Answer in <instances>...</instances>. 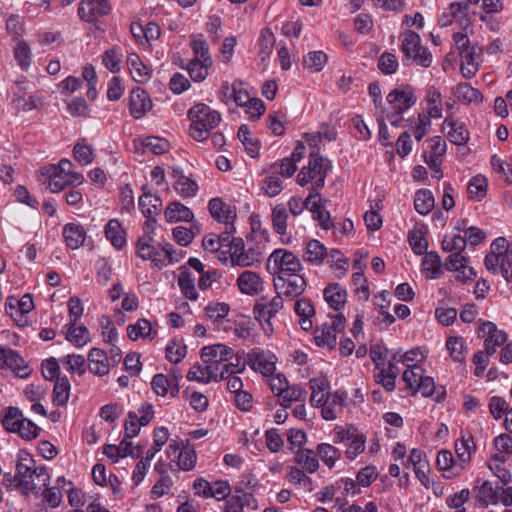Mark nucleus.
<instances>
[{
	"label": "nucleus",
	"mask_w": 512,
	"mask_h": 512,
	"mask_svg": "<svg viewBox=\"0 0 512 512\" xmlns=\"http://www.w3.org/2000/svg\"><path fill=\"white\" fill-rule=\"evenodd\" d=\"M16 472L20 480V489L24 494L38 493L50 482L46 467H37L35 460L26 451L17 455Z\"/></svg>",
	"instance_id": "obj_1"
},
{
	"label": "nucleus",
	"mask_w": 512,
	"mask_h": 512,
	"mask_svg": "<svg viewBox=\"0 0 512 512\" xmlns=\"http://www.w3.org/2000/svg\"><path fill=\"white\" fill-rule=\"evenodd\" d=\"M187 116L191 121L190 135L198 141L208 139L210 132L216 128L222 118L218 111L213 110L204 103H198L188 110Z\"/></svg>",
	"instance_id": "obj_2"
},
{
	"label": "nucleus",
	"mask_w": 512,
	"mask_h": 512,
	"mask_svg": "<svg viewBox=\"0 0 512 512\" xmlns=\"http://www.w3.org/2000/svg\"><path fill=\"white\" fill-rule=\"evenodd\" d=\"M400 50L403 54V64L414 62L417 65L428 68L431 66L433 56L428 48L422 46L421 38L418 33L412 30H406L400 36Z\"/></svg>",
	"instance_id": "obj_3"
},
{
	"label": "nucleus",
	"mask_w": 512,
	"mask_h": 512,
	"mask_svg": "<svg viewBox=\"0 0 512 512\" xmlns=\"http://www.w3.org/2000/svg\"><path fill=\"white\" fill-rule=\"evenodd\" d=\"M330 168L329 160L317 153H310L308 165L302 167L297 175V183L300 186L311 184V190L318 191L324 187Z\"/></svg>",
	"instance_id": "obj_4"
},
{
	"label": "nucleus",
	"mask_w": 512,
	"mask_h": 512,
	"mask_svg": "<svg viewBox=\"0 0 512 512\" xmlns=\"http://www.w3.org/2000/svg\"><path fill=\"white\" fill-rule=\"evenodd\" d=\"M137 255L143 260H151L158 268L167 266L168 264L178 261L173 257V245L166 243L164 246L154 245L151 237H141L136 244Z\"/></svg>",
	"instance_id": "obj_5"
},
{
	"label": "nucleus",
	"mask_w": 512,
	"mask_h": 512,
	"mask_svg": "<svg viewBox=\"0 0 512 512\" xmlns=\"http://www.w3.org/2000/svg\"><path fill=\"white\" fill-rule=\"evenodd\" d=\"M302 269L298 257L285 249L274 250L267 261V270L276 277L299 274Z\"/></svg>",
	"instance_id": "obj_6"
},
{
	"label": "nucleus",
	"mask_w": 512,
	"mask_h": 512,
	"mask_svg": "<svg viewBox=\"0 0 512 512\" xmlns=\"http://www.w3.org/2000/svg\"><path fill=\"white\" fill-rule=\"evenodd\" d=\"M284 307L283 299L280 293L274 297L268 296L259 297L253 307V314L255 319L263 326L265 331L272 332L273 327L271 319Z\"/></svg>",
	"instance_id": "obj_7"
},
{
	"label": "nucleus",
	"mask_w": 512,
	"mask_h": 512,
	"mask_svg": "<svg viewBox=\"0 0 512 512\" xmlns=\"http://www.w3.org/2000/svg\"><path fill=\"white\" fill-rule=\"evenodd\" d=\"M73 164L68 159H62L57 167L52 168L49 177V188L51 192L57 193L69 185L81 184L83 175L72 171Z\"/></svg>",
	"instance_id": "obj_8"
},
{
	"label": "nucleus",
	"mask_w": 512,
	"mask_h": 512,
	"mask_svg": "<svg viewBox=\"0 0 512 512\" xmlns=\"http://www.w3.org/2000/svg\"><path fill=\"white\" fill-rule=\"evenodd\" d=\"M307 283L305 278L300 274H292L287 276H278L274 278V287L280 296L289 299L300 296L306 289Z\"/></svg>",
	"instance_id": "obj_9"
},
{
	"label": "nucleus",
	"mask_w": 512,
	"mask_h": 512,
	"mask_svg": "<svg viewBox=\"0 0 512 512\" xmlns=\"http://www.w3.org/2000/svg\"><path fill=\"white\" fill-rule=\"evenodd\" d=\"M386 99L397 115H401L416 103L414 91L408 85L395 88L387 95Z\"/></svg>",
	"instance_id": "obj_10"
},
{
	"label": "nucleus",
	"mask_w": 512,
	"mask_h": 512,
	"mask_svg": "<svg viewBox=\"0 0 512 512\" xmlns=\"http://www.w3.org/2000/svg\"><path fill=\"white\" fill-rule=\"evenodd\" d=\"M208 209L211 216L219 223H224L227 227L233 229L237 218L235 206L225 203L221 198L215 197L209 201Z\"/></svg>",
	"instance_id": "obj_11"
},
{
	"label": "nucleus",
	"mask_w": 512,
	"mask_h": 512,
	"mask_svg": "<svg viewBox=\"0 0 512 512\" xmlns=\"http://www.w3.org/2000/svg\"><path fill=\"white\" fill-rule=\"evenodd\" d=\"M453 22H458L461 26H467L470 23L467 2H451L439 19L441 26H449Z\"/></svg>",
	"instance_id": "obj_12"
},
{
	"label": "nucleus",
	"mask_w": 512,
	"mask_h": 512,
	"mask_svg": "<svg viewBox=\"0 0 512 512\" xmlns=\"http://www.w3.org/2000/svg\"><path fill=\"white\" fill-rule=\"evenodd\" d=\"M108 0H82L79 4V17L87 22H92L98 17L105 16L110 12Z\"/></svg>",
	"instance_id": "obj_13"
},
{
	"label": "nucleus",
	"mask_w": 512,
	"mask_h": 512,
	"mask_svg": "<svg viewBox=\"0 0 512 512\" xmlns=\"http://www.w3.org/2000/svg\"><path fill=\"white\" fill-rule=\"evenodd\" d=\"M1 367L14 371L19 377H27L30 374L29 366L25 364L23 358L11 348L0 346Z\"/></svg>",
	"instance_id": "obj_14"
},
{
	"label": "nucleus",
	"mask_w": 512,
	"mask_h": 512,
	"mask_svg": "<svg viewBox=\"0 0 512 512\" xmlns=\"http://www.w3.org/2000/svg\"><path fill=\"white\" fill-rule=\"evenodd\" d=\"M233 356L234 352L232 348L224 344L206 346L201 350L202 361L218 367L219 364L232 360Z\"/></svg>",
	"instance_id": "obj_15"
},
{
	"label": "nucleus",
	"mask_w": 512,
	"mask_h": 512,
	"mask_svg": "<svg viewBox=\"0 0 512 512\" xmlns=\"http://www.w3.org/2000/svg\"><path fill=\"white\" fill-rule=\"evenodd\" d=\"M152 389L158 396L175 398L179 394V377L156 374L151 382Z\"/></svg>",
	"instance_id": "obj_16"
},
{
	"label": "nucleus",
	"mask_w": 512,
	"mask_h": 512,
	"mask_svg": "<svg viewBox=\"0 0 512 512\" xmlns=\"http://www.w3.org/2000/svg\"><path fill=\"white\" fill-rule=\"evenodd\" d=\"M341 441L346 442L347 450L345 452L348 459H354L365 449V437L356 428L350 427L347 431L338 433Z\"/></svg>",
	"instance_id": "obj_17"
},
{
	"label": "nucleus",
	"mask_w": 512,
	"mask_h": 512,
	"mask_svg": "<svg viewBox=\"0 0 512 512\" xmlns=\"http://www.w3.org/2000/svg\"><path fill=\"white\" fill-rule=\"evenodd\" d=\"M152 108L148 94L141 88L133 89L130 94L129 112L135 119L142 118Z\"/></svg>",
	"instance_id": "obj_18"
},
{
	"label": "nucleus",
	"mask_w": 512,
	"mask_h": 512,
	"mask_svg": "<svg viewBox=\"0 0 512 512\" xmlns=\"http://www.w3.org/2000/svg\"><path fill=\"white\" fill-rule=\"evenodd\" d=\"M237 286L243 294L256 296L263 290V281L256 272L246 270L238 276Z\"/></svg>",
	"instance_id": "obj_19"
},
{
	"label": "nucleus",
	"mask_w": 512,
	"mask_h": 512,
	"mask_svg": "<svg viewBox=\"0 0 512 512\" xmlns=\"http://www.w3.org/2000/svg\"><path fill=\"white\" fill-rule=\"evenodd\" d=\"M442 129L446 133L447 138L455 145H464L469 140V132L464 124L452 117L445 118Z\"/></svg>",
	"instance_id": "obj_20"
},
{
	"label": "nucleus",
	"mask_w": 512,
	"mask_h": 512,
	"mask_svg": "<svg viewBox=\"0 0 512 512\" xmlns=\"http://www.w3.org/2000/svg\"><path fill=\"white\" fill-rule=\"evenodd\" d=\"M172 177L175 180L173 187L181 197L189 198L196 195L198 191V184L196 181L185 176L178 168H173Z\"/></svg>",
	"instance_id": "obj_21"
},
{
	"label": "nucleus",
	"mask_w": 512,
	"mask_h": 512,
	"mask_svg": "<svg viewBox=\"0 0 512 512\" xmlns=\"http://www.w3.org/2000/svg\"><path fill=\"white\" fill-rule=\"evenodd\" d=\"M63 237L69 248L78 249L85 242L86 230L79 223H67L63 227Z\"/></svg>",
	"instance_id": "obj_22"
},
{
	"label": "nucleus",
	"mask_w": 512,
	"mask_h": 512,
	"mask_svg": "<svg viewBox=\"0 0 512 512\" xmlns=\"http://www.w3.org/2000/svg\"><path fill=\"white\" fill-rule=\"evenodd\" d=\"M309 385L312 390L310 403L316 407L324 405L329 400L328 380L324 377L312 378L309 381Z\"/></svg>",
	"instance_id": "obj_23"
},
{
	"label": "nucleus",
	"mask_w": 512,
	"mask_h": 512,
	"mask_svg": "<svg viewBox=\"0 0 512 512\" xmlns=\"http://www.w3.org/2000/svg\"><path fill=\"white\" fill-rule=\"evenodd\" d=\"M295 313L299 316V325L305 331L313 327L312 317L315 315V308L310 299L301 298L295 302Z\"/></svg>",
	"instance_id": "obj_24"
},
{
	"label": "nucleus",
	"mask_w": 512,
	"mask_h": 512,
	"mask_svg": "<svg viewBox=\"0 0 512 512\" xmlns=\"http://www.w3.org/2000/svg\"><path fill=\"white\" fill-rule=\"evenodd\" d=\"M453 94L459 101L467 105L480 104L483 100L482 93L466 82L457 84L453 88Z\"/></svg>",
	"instance_id": "obj_25"
},
{
	"label": "nucleus",
	"mask_w": 512,
	"mask_h": 512,
	"mask_svg": "<svg viewBox=\"0 0 512 512\" xmlns=\"http://www.w3.org/2000/svg\"><path fill=\"white\" fill-rule=\"evenodd\" d=\"M251 368L260 372L263 376H272L276 370L275 362L269 359L263 352L253 351L249 354Z\"/></svg>",
	"instance_id": "obj_26"
},
{
	"label": "nucleus",
	"mask_w": 512,
	"mask_h": 512,
	"mask_svg": "<svg viewBox=\"0 0 512 512\" xmlns=\"http://www.w3.org/2000/svg\"><path fill=\"white\" fill-rule=\"evenodd\" d=\"M323 294L329 306L336 311L340 310L347 300L346 290L338 283L329 284Z\"/></svg>",
	"instance_id": "obj_27"
},
{
	"label": "nucleus",
	"mask_w": 512,
	"mask_h": 512,
	"mask_svg": "<svg viewBox=\"0 0 512 512\" xmlns=\"http://www.w3.org/2000/svg\"><path fill=\"white\" fill-rule=\"evenodd\" d=\"M89 370L92 374L104 376L109 372L106 353L98 348H92L88 354Z\"/></svg>",
	"instance_id": "obj_28"
},
{
	"label": "nucleus",
	"mask_w": 512,
	"mask_h": 512,
	"mask_svg": "<svg viewBox=\"0 0 512 512\" xmlns=\"http://www.w3.org/2000/svg\"><path fill=\"white\" fill-rule=\"evenodd\" d=\"M205 364V366L200 364L193 365L187 374V379L189 381H197L204 384L214 380V378H216V371L219 370V367L210 363Z\"/></svg>",
	"instance_id": "obj_29"
},
{
	"label": "nucleus",
	"mask_w": 512,
	"mask_h": 512,
	"mask_svg": "<svg viewBox=\"0 0 512 512\" xmlns=\"http://www.w3.org/2000/svg\"><path fill=\"white\" fill-rule=\"evenodd\" d=\"M127 66L132 78L139 83H144L150 78L149 68L141 61L136 53H130L127 56Z\"/></svg>",
	"instance_id": "obj_30"
},
{
	"label": "nucleus",
	"mask_w": 512,
	"mask_h": 512,
	"mask_svg": "<svg viewBox=\"0 0 512 512\" xmlns=\"http://www.w3.org/2000/svg\"><path fill=\"white\" fill-rule=\"evenodd\" d=\"M461 58V72L464 78H471L478 70L477 58L479 57L476 52V47L466 48L459 53Z\"/></svg>",
	"instance_id": "obj_31"
},
{
	"label": "nucleus",
	"mask_w": 512,
	"mask_h": 512,
	"mask_svg": "<svg viewBox=\"0 0 512 512\" xmlns=\"http://www.w3.org/2000/svg\"><path fill=\"white\" fill-rule=\"evenodd\" d=\"M107 240L118 250L126 245L125 231L117 219L110 220L105 226Z\"/></svg>",
	"instance_id": "obj_32"
},
{
	"label": "nucleus",
	"mask_w": 512,
	"mask_h": 512,
	"mask_svg": "<svg viewBox=\"0 0 512 512\" xmlns=\"http://www.w3.org/2000/svg\"><path fill=\"white\" fill-rule=\"evenodd\" d=\"M165 218L167 222H189L193 219V213L188 207L175 201L167 206L165 210Z\"/></svg>",
	"instance_id": "obj_33"
},
{
	"label": "nucleus",
	"mask_w": 512,
	"mask_h": 512,
	"mask_svg": "<svg viewBox=\"0 0 512 512\" xmlns=\"http://www.w3.org/2000/svg\"><path fill=\"white\" fill-rule=\"evenodd\" d=\"M337 333L329 326V323H323L321 328H317L314 333V340L317 346L326 347L332 350L337 343Z\"/></svg>",
	"instance_id": "obj_34"
},
{
	"label": "nucleus",
	"mask_w": 512,
	"mask_h": 512,
	"mask_svg": "<svg viewBox=\"0 0 512 512\" xmlns=\"http://www.w3.org/2000/svg\"><path fill=\"white\" fill-rule=\"evenodd\" d=\"M190 46L194 53L193 59L213 63L209 51V46L203 34H193L190 37Z\"/></svg>",
	"instance_id": "obj_35"
},
{
	"label": "nucleus",
	"mask_w": 512,
	"mask_h": 512,
	"mask_svg": "<svg viewBox=\"0 0 512 512\" xmlns=\"http://www.w3.org/2000/svg\"><path fill=\"white\" fill-rule=\"evenodd\" d=\"M325 255L326 247L320 241L312 239L308 241L306 245L303 258L305 261L313 265H320L323 262Z\"/></svg>",
	"instance_id": "obj_36"
},
{
	"label": "nucleus",
	"mask_w": 512,
	"mask_h": 512,
	"mask_svg": "<svg viewBox=\"0 0 512 512\" xmlns=\"http://www.w3.org/2000/svg\"><path fill=\"white\" fill-rule=\"evenodd\" d=\"M480 332L487 335V338L485 339L486 342H489L496 347L503 345L508 339L507 333L499 330L497 326L490 321L482 323L480 326Z\"/></svg>",
	"instance_id": "obj_37"
},
{
	"label": "nucleus",
	"mask_w": 512,
	"mask_h": 512,
	"mask_svg": "<svg viewBox=\"0 0 512 512\" xmlns=\"http://www.w3.org/2000/svg\"><path fill=\"white\" fill-rule=\"evenodd\" d=\"M435 200L432 192L428 189H420L415 193L414 207L421 215H427L434 207Z\"/></svg>",
	"instance_id": "obj_38"
},
{
	"label": "nucleus",
	"mask_w": 512,
	"mask_h": 512,
	"mask_svg": "<svg viewBox=\"0 0 512 512\" xmlns=\"http://www.w3.org/2000/svg\"><path fill=\"white\" fill-rule=\"evenodd\" d=\"M466 262L467 258L461 254V252H456L448 256L446 262L444 264L445 268L450 271H461L463 276L472 279L476 276L473 272L472 268H468V274H466Z\"/></svg>",
	"instance_id": "obj_39"
},
{
	"label": "nucleus",
	"mask_w": 512,
	"mask_h": 512,
	"mask_svg": "<svg viewBox=\"0 0 512 512\" xmlns=\"http://www.w3.org/2000/svg\"><path fill=\"white\" fill-rule=\"evenodd\" d=\"M423 270L430 279L438 278L442 273L441 258L437 252L424 253Z\"/></svg>",
	"instance_id": "obj_40"
},
{
	"label": "nucleus",
	"mask_w": 512,
	"mask_h": 512,
	"mask_svg": "<svg viewBox=\"0 0 512 512\" xmlns=\"http://www.w3.org/2000/svg\"><path fill=\"white\" fill-rule=\"evenodd\" d=\"M70 382L66 376L58 378L55 382L52 401L58 406H64L69 400L70 396Z\"/></svg>",
	"instance_id": "obj_41"
},
{
	"label": "nucleus",
	"mask_w": 512,
	"mask_h": 512,
	"mask_svg": "<svg viewBox=\"0 0 512 512\" xmlns=\"http://www.w3.org/2000/svg\"><path fill=\"white\" fill-rule=\"evenodd\" d=\"M295 461L309 473H314L319 468L316 454L311 449H300L296 452Z\"/></svg>",
	"instance_id": "obj_42"
},
{
	"label": "nucleus",
	"mask_w": 512,
	"mask_h": 512,
	"mask_svg": "<svg viewBox=\"0 0 512 512\" xmlns=\"http://www.w3.org/2000/svg\"><path fill=\"white\" fill-rule=\"evenodd\" d=\"M500 488H494L489 481H484L478 488L477 498L479 502L487 507L489 504H497L499 502Z\"/></svg>",
	"instance_id": "obj_43"
},
{
	"label": "nucleus",
	"mask_w": 512,
	"mask_h": 512,
	"mask_svg": "<svg viewBox=\"0 0 512 512\" xmlns=\"http://www.w3.org/2000/svg\"><path fill=\"white\" fill-rule=\"evenodd\" d=\"M446 348L450 357L455 362H463L467 354V348L463 338L453 336L446 340Z\"/></svg>",
	"instance_id": "obj_44"
},
{
	"label": "nucleus",
	"mask_w": 512,
	"mask_h": 512,
	"mask_svg": "<svg viewBox=\"0 0 512 512\" xmlns=\"http://www.w3.org/2000/svg\"><path fill=\"white\" fill-rule=\"evenodd\" d=\"M178 285L182 294L191 301H196L199 297L195 286V279L191 273L183 271L178 277Z\"/></svg>",
	"instance_id": "obj_45"
},
{
	"label": "nucleus",
	"mask_w": 512,
	"mask_h": 512,
	"mask_svg": "<svg viewBox=\"0 0 512 512\" xmlns=\"http://www.w3.org/2000/svg\"><path fill=\"white\" fill-rule=\"evenodd\" d=\"M161 204V199L149 192L144 191L139 198V207L146 218L155 215Z\"/></svg>",
	"instance_id": "obj_46"
},
{
	"label": "nucleus",
	"mask_w": 512,
	"mask_h": 512,
	"mask_svg": "<svg viewBox=\"0 0 512 512\" xmlns=\"http://www.w3.org/2000/svg\"><path fill=\"white\" fill-rule=\"evenodd\" d=\"M65 327H67L66 339L74 345L81 347L89 342V331L85 326L67 324Z\"/></svg>",
	"instance_id": "obj_47"
},
{
	"label": "nucleus",
	"mask_w": 512,
	"mask_h": 512,
	"mask_svg": "<svg viewBox=\"0 0 512 512\" xmlns=\"http://www.w3.org/2000/svg\"><path fill=\"white\" fill-rule=\"evenodd\" d=\"M473 447L474 442L471 434H468L467 437L463 436L455 442V452L460 463L466 464L470 462ZM461 467H463V465H461Z\"/></svg>",
	"instance_id": "obj_48"
},
{
	"label": "nucleus",
	"mask_w": 512,
	"mask_h": 512,
	"mask_svg": "<svg viewBox=\"0 0 512 512\" xmlns=\"http://www.w3.org/2000/svg\"><path fill=\"white\" fill-rule=\"evenodd\" d=\"M306 396V391L298 385H287L284 389L283 394L279 396V403L284 408L291 406L294 401H303Z\"/></svg>",
	"instance_id": "obj_49"
},
{
	"label": "nucleus",
	"mask_w": 512,
	"mask_h": 512,
	"mask_svg": "<svg viewBox=\"0 0 512 512\" xmlns=\"http://www.w3.org/2000/svg\"><path fill=\"white\" fill-rule=\"evenodd\" d=\"M271 217L274 230L280 235L286 234L288 212L285 205H276L272 210Z\"/></svg>",
	"instance_id": "obj_50"
},
{
	"label": "nucleus",
	"mask_w": 512,
	"mask_h": 512,
	"mask_svg": "<svg viewBox=\"0 0 512 512\" xmlns=\"http://www.w3.org/2000/svg\"><path fill=\"white\" fill-rule=\"evenodd\" d=\"M261 259L262 252L259 249L249 248L241 252L239 255L237 254L232 264L241 267H249L256 263H260Z\"/></svg>",
	"instance_id": "obj_51"
},
{
	"label": "nucleus",
	"mask_w": 512,
	"mask_h": 512,
	"mask_svg": "<svg viewBox=\"0 0 512 512\" xmlns=\"http://www.w3.org/2000/svg\"><path fill=\"white\" fill-rule=\"evenodd\" d=\"M60 362L67 366L70 373L83 375L86 371V359L82 355H66L60 358Z\"/></svg>",
	"instance_id": "obj_52"
},
{
	"label": "nucleus",
	"mask_w": 512,
	"mask_h": 512,
	"mask_svg": "<svg viewBox=\"0 0 512 512\" xmlns=\"http://www.w3.org/2000/svg\"><path fill=\"white\" fill-rule=\"evenodd\" d=\"M328 57L323 51H311L303 59L304 66L313 71L320 72L327 63Z\"/></svg>",
	"instance_id": "obj_53"
},
{
	"label": "nucleus",
	"mask_w": 512,
	"mask_h": 512,
	"mask_svg": "<svg viewBox=\"0 0 512 512\" xmlns=\"http://www.w3.org/2000/svg\"><path fill=\"white\" fill-rule=\"evenodd\" d=\"M212 63H206L198 59H191L188 63L187 70L191 79L195 82L203 81L208 75V69Z\"/></svg>",
	"instance_id": "obj_54"
},
{
	"label": "nucleus",
	"mask_w": 512,
	"mask_h": 512,
	"mask_svg": "<svg viewBox=\"0 0 512 512\" xmlns=\"http://www.w3.org/2000/svg\"><path fill=\"white\" fill-rule=\"evenodd\" d=\"M23 418L22 412L18 408L9 407L2 418V425L8 432L15 433Z\"/></svg>",
	"instance_id": "obj_55"
},
{
	"label": "nucleus",
	"mask_w": 512,
	"mask_h": 512,
	"mask_svg": "<svg viewBox=\"0 0 512 512\" xmlns=\"http://www.w3.org/2000/svg\"><path fill=\"white\" fill-rule=\"evenodd\" d=\"M13 52L18 65L23 70H27L31 64V49L29 44L24 40H20L14 47Z\"/></svg>",
	"instance_id": "obj_56"
},
{
	"label": "nucleus",
	"mask_w": 512,
	"mask_h": 512,
	"mask_svg": "<svg viewBox=\"0 0 512 512\" xmlns=\"http://www.w3.org/2000/svg\"><path fill=\"white\" fill-rule=\"evenodd\" d=\"M187 353V347L182 340H172L166 347V358L171 363H179Z\"/></svg>",
	"instance_id": "obj_57"
},
{
	"label": "nucleus",
	"mask_w": 512,
	"mask_h": 512,
	"mask_svg": "<svg viewBox=\"0 0 512 512\" xmlns=\"http://www.w3.org/2000/svg\"><path fill=\"white\" fill-rule=\"evenodd\" d=\"M238 138L244 145L247 153L252 157H256L259 153L258 142L255 141L247 125H241L238 130Z\"/></svg>",
	"instance_id": "obj_58"
},
{
	"label": "nucleus",
	"mask_w": 512,
	"mask_h": 512,
	"mask_svg": "<svg viewBox=\"0 0 512 512\" xmlns=\"http://www.w3.org/2000/svg\"><path fill=\"white\" fill-rule=\"evenodd\" d=\"M75 159L84 165L90 164L93 159V148L87 144L86 139H81L76 143L73 149Z\"/></svg>",
	"instance_id": "obj_59"
},
{
	"label": "nucleus",
	"mask_w": 512,
	"mask_h": 512,
	"mask_svg": "<svg viewBox=\"0 0 512 512\" xmlns=\"http://www.w3.org/2000/svg\"><path fill=\"white\" fill-rule=\"evenodd\" d=\"M169 432L166 427H159L154 430L153 434V445L147 451L146 457L148 459H153L156 453H158L164 444L168 441Z\"/></svg>",
	"instance_id": "obj_60"
},
{
	"label": "nucleus",
	"mask_w": 512,
	"mask_h": 512,
	"mask_svg": "<svg viewBox=\"0 0 512 512\" xmlns=\"http://www.w3.org/2000/svg\"><path fill=\"white\" fill-rule=\"evenodd\" d=\"M377 66L381 73L385 75H393L398 70L399 62L393 53L384 52L379 57Z\"/></svg>",
	"instance_id": "obj_61"
},
{
	"label": "nucleus",
	"mask_w": 512,
	"mask_h": 512,
	"mask_svg": "<svg viewBox=\"0 0 512 512\" xmlns=\"http://www.w3.org/2000/svg\"><path fill=\"white\" fill-rule=\"evenodd\" d=\"M486 188V178L481 175H477L469 182L467 192L471 198L481 200L486 195Z\"/></svg>",
	"instance_id": "obj_62"
},
{
	"label": "nucleus",
	"mask_w": 512,
	"mask_h": 512,
	"mask_svg": "<svg viewBox=\"0 0 512 512\" xmlns=\"http://www.w3.org/2000/svg\"><path fill=\"white\" fill-rule=\"evenodd\" d=\"M317 454L329 468H332L340 457L339 450L327 443H321L317 446Z\"/></svg>",
	"instance_id": "obj_63"
},
{
	"label": "nucleus",
	"mask_w": 512,
	"mask_h": 512,
	"mask_svg": "<svg viewBox=\"0 0 512 512\" xmlns=\"http://www.w3.org/2000/svg\"><path fill=\"white\" fill-rule=\"evenodd\" d=\"M142 146L154 155H161L169 148V143L160 137L149 136L142 140Z\"/></svg>",
	"instance_id": "obj_64"
}]
</instances>
